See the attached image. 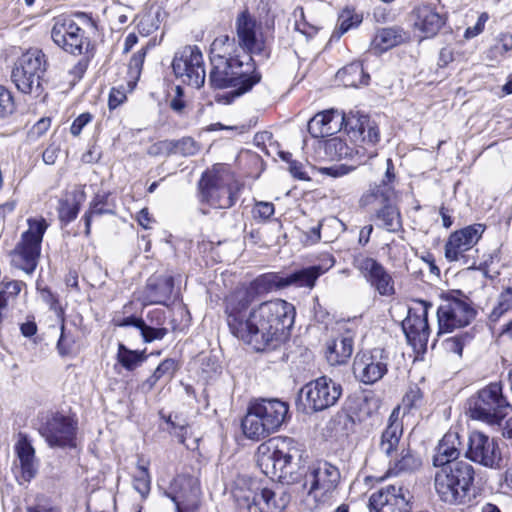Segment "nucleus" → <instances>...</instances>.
Returning <instances> with one entry per match:
<instances>
[{"instance_id": "1", "label": "nucleus", "mask_w": 512, "mask_h": 512, "mask_svg": "<svg viewBox=\"0 0 512 512\" xmlns=\"http://www.w3.org/2000/svg\"><path fill=\"white\" fill-rule=\"evenodd\" d=\"M286 276L266 273L253 280L248 287L235 290L226 298L225 313L230 332L255 351L275 348L295 319L294 306L282 299L266 301L248 311L258 296L286 288Z\"/></svg>"}, {"instance_id": "2", "label": "nucleus", "mask_w": 512, "mask_h": 512, "mask_svg": "<svg viewBox=\"0 0 512 512\" xmlns=\"http://www.w3.org/2000/svg\"><path fill=\"white\" fill-rule=\"evenodd\" d=\"M302 458V448L291 437H273L261 443L256 451L257 465L269 478L282 483L300 481L302 472L297 471ZM340 471L335 465L322 461L305 472L303 489L316 502H327L340 482Z\"/></svg>"}, {"instance_id": "3", "label": "nucleus", "mask_w": 512, "mask_h": 512, "mask_svg": "<svg viewBox=\"0 0 512 512\" xmlns=\"http://www.w3.org/2000/svg\"><path fill=\"white\" fill-rule=\"evenodd\" d=\"M460 437L456 432H448L440 440L433 456L434 487L440 500L450 505L469 503L474 496V467L458 460Z\"/></svg>"}, {"instance_id": "4", "label": "nucleus", "mask_w": 512, "mask_h": 512, "mask_svg": "<svg viewBox=\"0 0 512 512\" xmlns=\"http://www.w3.org/2000/svg\"><path fill=\"white\" fill-rule=\"evenodd\" d=\"M208 82L214 89L233 88L234 96H241L258 84L262 75L256 68L253 57L239 53L236 39L221 35L210 46Z\"/></svg>"}, {"instance_id": "5", "label": "nucleus", "mask_w": 512, "mask_h": 512, "mask_svg": "<svg viewBox=\"0 0 512 512\" xmlns=\"http://www.w3.org/2000/svg\"><path fill=\"white\" fill-rule=\"evenodd\" d=\"M242 188L243 184L222 166L205 171L198 182L200 201L219 209L232 207Z\"/></svg>"}, {"instance_id": "6", "label": "nucleus", "mask_w": 512, "mask_h": 512, "mask_svg": "<svg viewBox=\"0 0 512 512\" xmlns=\"http://www.w3.org/2000/svg\"><path fill=\"white\" fill-rule=\"evenodd\" d=\"M467 406L470 418L489 425H500L511 408L503 395L501 382H493L480 389L468 399Z\"/></svg>"}, {"instance_id": "7", "label": "nucleus", "mask_w": 512, "mask_h": 512, "mask_svg": "<svg viewBox=\"0 0 512 512\" xmlns=\"http://www.w3.org/2000/svg\"><path fill=\"white\" fill-rule=\"evenodd\" d=\"M28 230L23 232L20 241L11 252V264L26 274L31 275L37 265L41 253V243L48 228L44 218H29Z\"/></svg>"}, {"instance_id": "8", "label": "nucleus", "mask_w": 512, "mask_h": 512, "mask_svg": "<svg viewBox=\"0 0 512 512\" xmlns=\"http://www.w3.org/2000/svg\"><path fill=\"white\" fill-rule=\"evenodd\" d=\"M437 317L440 332H451L469 325L476 317V310L467 296L454 290L444 297L437 309Z\"/></svg>"}, {"instance_id": "9", "label": "nucleus", "mask_w": 512, "mask_h": 512, "mask_svg": "<svg viewBox=\"0 0 512 512\" xmlns=\"http://www.w3.org/2000/svg\"><path fill=\"white\" fill-rule=\"evenodd\" d=\"M172 68L175 76L188 86L199 89L205 83L204 58L196 45H187L179 49L174 55Z\"/></svg>"}, {"instance_id": "10", "label": "nucleus", "mask_w": 512, "mask_h": 512, "mask_svg": "<svg viewBox=\"0 0 512 512\" xmlns=\"http://www.w3.org/2000/svg\"><path fill=\"white\" fill-rule=\"evenodd\" d=\"M39 433L54 448L75 447L77 423L69 416L56 412L48 415L39 426Z\"/></svg>"}, {"instance_id": "11", "label": "nucleus", "mask_w": 512, "mask_h": 512, "mask_svg": "<svg viewBox=\"0 0 512 512\" xmlns=\"http://www.w3.org/2000/svg\"><path fill=\"white\" fill-rule=\"evenodd\" d=\"M388 365V352L383 348H374L356 355L353 362V373L361 383L372 385L387 374Z\"/></svg>"}, {"instance_id": "12", "label": "nucleus", "mask_w": 512, "mask_h": 512, "mask_svg": "<svg viewBox=\"0 0 512 512\" xmlns=\"http://www.w3.org/2000/svg\"><path fill=\"white\" fill-rule=\"evenodd\" d=\"M51 38L57 46L72 55H81L90 46L85 31L73 19L65 16L55 18Z\"/></svg>"}, {"instance_id": "13", "label": "nucleus", "mask_w": 512, "mask_h": 512, "mask_svg": "<svg viewBox=\"0 0 512 512\" xmlns=\"http://www.w3.org/2000/svg\"><path fill=\"white\" fill-rule=\"evenodd\" d=\"M301 393L305 395L307 406L313 412L334 406L342 395V386L329 377L322 376L306 384Z\"/></svg>"}, {"instance_id": "14", "label": "nucleus", "mask_w": 512, "mask_h": 512, "mask_svg": "<svg viewBox=\"0 0 512 512\" xmlns=\"http://www.w3.org/2000/svg\"><path fill=\"white\" fill-rule=\"evenodd\" d=\"M412 496L401 484L382 487L369 497L370 512H411Z\"/></svg>"}, {"instance_id": "15", "label": "nucleus", "mask_w": 512, "mask_h": 512, "mask_svg": "<svg viewBox=\"0 0 512 512\" xmlns=\"http://www.w3.org/2000/svg\"><path fill=\"white\" fill-rule=\"evenodd\" d=\"M466 457L486 468L499 469L502 463V453L496 439L488 435L474 431L468 440Z\"/></svg>"}, {"instance_id": "16", "label": "nucleus", "mask_w": 512, "mask_h": 512, "mask_svg": "<svg viewBox=\"0 0 512 512\" xmlns=\"http://www.w3.org/2000/svg\"><path fill=\"white\" fill-rule=\"evenodd\" d=\"M354 266L379 295L390 297L395 294L394 280L391 274L376 259L358 256L354 259Z\"/></svg>"}, {"instance_id": "17", "label": "nucleus", "mask_w": 512, "mask_h": 512, "mask_svg": "<svg viewBox=\"0 0 512 512\" xmlns=\"http://www.w3.org/2000/svg\"><path fill=\"white\" fill-rule=\"evenodd\" d=\"M484 231L485 226L476 223L453 232L445 244V258L449 262L464 260L466 263L465 253L477 244Z\"/></svg>"}, {"instance_id": "18", "label": "nucleus", "mask_w": 512, "mask_h": 512, "mask_svg": "<svg viewBox=\"0 0 512 512\" xmlns=\"http://www.w3.org/2000/svg\"><path fill=\"white\" fill-rule=\"evenodd\" d=\"M420 308H410L407 317L402 322L403 332L408 342L414 346L427 344L430 329L428 325V311L432 304L426 300L416 301Z\"/></svg>"}, {"instance_id": "19", "label": "nucleus", "mask_w": 512, "mask_h": 512, "mask_svg": "<svg viewBox=\"0 0 512 512\" xmlns=\"http://www.w3.org/2000/svg\"><path fill=\"white\" fill-rule=\"evenodd\" d=\"M14 450L18 459V464L15 463L14 466L16 479L21 485L29 483L38 473L39 461L35 455V448L26 434H18Z\"/></svg>"}, {"instance_id": "20", "label": "nucleus", "mask_w": 512, "mask_h": 512, "mask_svg": "<svg viewBox=\"0 0 512 512\" xmlns=\"http://www.w3.org/2000/svg\"><path fill=\"white\" fill-rule=\"evenodd\" d=\"M339 122L340 129L344 127L349 137L355 142L374 145L380 139L378 126L367 115L340 113Z\"/></svg>"}, {"instance_id": "21", "label": "nucleus", "mask_w": 512, "mask_h": 512, "mask_svg": "<svg viewBox=\"0 0 512 512\" xmlns=\"http://www.w3.org/2000/svg\"><path fill=\"white\" fill-rule=\"evenodd\" d=\"M256 22L247 11L241 12L236 20L237 42L239 53L262 54L264 42L257 38L255 31Z\"/></svg>"}, {"instance_id": "22", "label": "nucleus", "mask_w": 512, "mask_h": 512, "mask_svg": "<svg viewBox=\"0 0 512 512\" xmlns=\"http://www.w3.org/2000/svg\"><path fill=\"white\" fill-rule=\"evenodd\" d=\"M171 490V492H166V495L176 507L178 503L185 507V510H193L198 507L200 486L196 478L180 475L175 478Z\"/></svg>"}, {"instance_id": "23", "label": "nucleus", "mask_w": 512, "mask_h": 512, "mask_svg": "<svg viewBox=\"0 0 512 512\" xmlns=\"http://www.w3.org/2000/svg\"><path fill=\"white\" fill-rule=\"evenodd\" d=\"M174 289L172 276L152 275L148 278L145 287L139 292L138 299L143 305H166Z\"/></svg>"}, {"instance_id": "24", "label": "nucleus", "mask_w": 512, "mask_h": 512, "mask_svg": "<svg viewBox=\"0 0 512 512\" xmlns=\"http://www.w3.org/2000/svg\"><path fill=\"white\" fill-rule=\"evenodd\" d=\"M272 432H276L285 422L288 416L289 405L277 398H262L251 403Z\"/></svg>"}, {"instance_id": "25", "label": "nucleus", "mask_w": 512, "mask_h": 512, "mask_svg": "<svg viewBox=\"0 0 512 512\" xmlns=\"http://www.w3.org/2000/svg\"><path fill=\"white\" fill-rule=\"evenodd\" d=\"M413 18V26L421 33L422 38L435 36L445 23L443 15L430 5L415 8Z\"/></svg>"}, {"instance_id": "26", "label": "nucleus", "mask_w": 512, "mask_h": 512, "mask_svg": "<svg viewBox=\"0 0 512 512\" xmlns=\"http://www.w3.org/2000/svg\"><path fill=\"white\" fill-rule=\"evenodd\" d=\"M403 434V423L399 418V408H395L389 416L388 424L383 430L379 449L387 457L397 452Z\"/></svg>"}, {"instance_id": "27", "label": "nucleus", "mask_w": 512, "mask_h": 512, "mask_svg": "<svg viewBox=\"0 0 512 512\" xmlns=\"http://www.w3.org/2000/svg\"><path fill=\"white\" fill-rule=\"evenodd\" d=\"M340 112L337 110H326L317 113L308 122V132L314 138L331 136L340 129Z\"/></svg>"}, {"instance_id": "28", "label": "nucleus", "mask_w": 512, "mask_h": 512, "mask_svg": "<svg viewBox=\"0 0 512 512\" xmlns=\"http://www.w3.org/2000/svg\"><path fill=\"white\" fill-rule=\"evenodd\" d=\"M11 80L17 90L34 98L41 97L44 93L43 80L33 76L16 61L11 72Z\"/></svg>"}, {"instance_id": "29", "label": "nucleus", "mask_w": 512, "mask_h": 512, "mask_svg": "<svg viewBox=\"0 0 512 512\" xmlns=\"http://www.w3.org/2000/svg\"><path fill=\"white\" fill-rule=\"evenodd\" d=\"M354 350V339L350 334H343L327 343L326 358L330 365L345 364Z\"/></svg>"}, {"instance_id": "30", "label": "nucleus", "mask_w": 512, "mask_h": 512, "mask_svg": "<svg viewBox=\"0 0 512 512\" xmlns=\"http://www.w3.org/2000/svg\"><path fill=\"white\" fill-rule=\"evenodd\" d=\"M290 502V495L281 492L279 495L271 489L264 488L253 498V504L258 507L260 512H281Z\"/></svg>"}, {"instance_id": "31", "label": "nucleus", "mask_w": 512, "mask_h": 512, "mask_svg": "<svg viewBox=\"0 0 512 512\" xmlns=\"http://www.w3.org/2000/svg\"><path fill=\"white\" fill-rule=\"evenodd\" d=\"M383 206L376 210L373 220L378 228L388 232H398L402 229V219L399 209L381 198Z\"/></svg>"}, {"instance_id": "32", "label": "nucleus", "mask_w": 512, "mask_h": 512, "mask_svg": "<svg viewBox=\"0 0 512 512\" xmlns=\"http://www.w3.org/2000/svg\"><path fill=\"white\" fill-rule=\"evenodd\" d=\"M332 266L333 262L327 268L322 265H312L287 274L285 275L287 287L296 286L312 289L315 286L316 280Z\"/></svg>"}, {"instance_id": "33", "label": "nucleus", "mask_w": 512, "mask_h": 512, "mask_svg": "<svg viewBox=\"0 0 512 512\" xmlns=\"http://www.w3.org/2000/svg\"><path fill=\"white\" fill-rule=\"evenodd\" d=\"M409 39V35L401 27H387L377 31L372 44L380 52L387 51Z\"/></svg>"}, {"instance_id": "34", "label": "nucleus", "mask_w": 512, "mask_h": 512, "mask_svg": "<svg viewBox=\"0 0 512 512\" xmlns=\"http://www.w3.org/2000/svg\"><path fill=\"white\" fill-rule=\"evenodd\" d=\"M241 427L244 435L251 440H260L270 435L272 430L262 421L260 415L250 404L247 414L242 420Z\"/></svg>"}, {"instance_id": "35", "label": "nucleus", "mask_w": 512, "mask_h": 512, "mask_svg": "<svg viewBox=\"0 0 512 512\" xmlns=\"http://www.w3.org/2000/svg\"><path fill=\"white\" fill-rule=\"evenodd\" d=\"M109 198V193H98L90 203L89 210L83 216L86 237H89L91 234V224L94 216L115 213V204Z\"/></svg>"}, {"instance_id": "36", "label": "nucleus", "mask_w": 512, "mask_h": 512, "mask_svg": "<svg viewBox=\"0 0 512 512\" xmlns=\"http://www.w3.org/2000/svg\"><path fill=\"white\" fill-rule=\"evenodd\" d=\"M19 65L25 70L43 80L48 67L47 57L41 49L31 48L23 53L18 59Z\"/></svg>"}, {"instance_id": "37", "label": "nucleus", "mask_w": 512, "mask_h": 512, "mask_svg": "<svg viewBox=\"0 0 512 512\" xmlns=\"http://www.w3.org/2000/svg\"><path fill=\"white\" fill-rule=\"evenodd\" d=\"M337 78L345 87H359L368 84L369 74L364 72L363 65L360 62H353L337 72Z\"/></svg>"}, {"instance_id": "38", "label": "nucleus", "mask_w": 512, "mask_h": 512, "mask_svg": "<svg viewBox=\"0 0 512 512\" xmlns=\"http://www.w3.org/2000/svg\"><path fill=\"white\" fill-rule=\"evenodd\" d=\"M421 460L415 456L409 449H402L400 458L390 463L387 470V476H398L402 473H411L419 469Z\"/></svg>"}, {"instance_id": "39", "label": "nucleus", "mask_w": 512, "mask_h": 512, "mask_svg": "<svg viewBox=\"0 0 512 512\" xmlns=\"http://www.w3.org/2000/svg\"><path fill=\"white\" fill-rule=\"evenodd\" d=\"M116 359L123 368L133 371L146 361L147 355L145 351L131 350L123 343H119Z\"/></svg>"}, {"instance_id": "40", "label": "nucleus", "mask_w": 512, "mask_h": 512, "mask_svg": "<svg viewBox=\"0 0 512 512\" xmlns=\"http://www.w3.org/2000/svg\"><path fill=\"white\" fill-rule=\"evenodd\" d=\"M512 310V287H507L498 296L497 304L488 318L491 323H497L506 313Z\"/></svg>"}, {"instance_id": "41", "label": "nucleus", "mask_w": 512, "mask_h": 512, "mask_svg": "<svg viewBox=\"0 0 512 512\" xmlns=\"http://www.w3.org/2000/svg\"><path fill=\"white\" fill-rule=\"evenodd\" d=\"M362 22V16L352 10L345 9L338 18L337 29L333 32L332 39H340L350 29L357 27Z\"/></svg>"}, {"instance_id": "42", "label": "nucleus", "mask_w": 512, "mask_h": 512, "mask_svg": "<svg viewBox=\"0 0 512 512\" xmlns=\"http://www.w3.org/2000/svg\"><path fill=\"white\" fill-rule=\"evenodd\" d=\"M386 165L387 167L385 178L382 180V184L376 186L372 192L376 199L383 198L384 201H388L393 195V189L389 184L395 179L394 165L392 160L387 159Z\"/></svg>"}, {"instance_id": "43", "label": "nucleus", "mask_w": 512, "mask_h": 512, "mask_svg": "<svg viewBox=\"0 0 512 512\" xmlns=\"http://www.w3.org/2000/svg\"><path fill=\"white\" fill-rule=\"evenodd\" d=\"M172 155L190 157L196 155L200 145L192 137H183L179 140H171Z\"/></svg>"}, {"instance_id": "44", "label": "nucleus", "mask_w": 512, "mask_h": 512, "mask_svg": "<svg viewBox=\"0 0 512 512\" xmlns=\"http://www.w3.org/2000/svg\"><path fill=\"white\" fill-rule=\"evenodd\" d=\"M133 487L142 496L146 498L151 489V477L146 465L138 464L137 472L133 476Z\"/></svg>"}, {"instance_id": "45", "label": "nucleus", "mask_w": 512, "mask_h": 512, "mask_svg": "<svg viewBox=\"0 0 512 512\" xmlns=\"http://www.w3.org/2000/svg\"><path fill=\"white\" fill-rule=\"evenodd\" d=\"M472 339L473 334L471 332H463L445 339L443 346L446 352L461 356L464 346Z\"/></svg>"}, {"instance_id": "46", "label": "nucleus", "mask_w": 512, "mask_h": 512, "mask_svg": "<svg viewBox=\"0 0 512 512\" xmlns=\"http://www.w3.org/2000/svg\"><path fill=\"white\" fill-rule=\"evenodd\" d=\"M325 151L333 159H341L351 155V149L346 142L338 137L326 141Z\"/></svg>"}, {"instance_id": "47", "label": "nucleus", "mask_w": 512, "mask_h": 512, "mask_svg": "<svg viewBox=\"0 0 512 512\" xmlns=\"http://www.w3.org/2000/svg\"><path fill=\"white\" fill-rule=\"evenodd\" d=\"M15 111V102L10 90L0 85V118H5Z\"/></svg>"}, {"instance_id": "48", "label": "nucleus", "mask_w": 512, "mask_h": 512, "mask_svg": "<svg viewBox=\"0 0 512 512\" xmlns=\"http://www.w3.org/2000/svg\"><path fill=\"white\" fill-rule=\"evenodd\" d=\"M146 50L147 48H142L141 50L133 54L129 61L128 73L129 76L134 80H138L140 77L144 60L146 57Z\"/></svg>"}, {"instance_id": "49", "label": "nucleus", "mask_w": 512, "mask_h": 512, "mask_svg": "<svg viewBox=\"0 0 512 512\" xmlns=\"http://www.w3.org/2000/svg\"><path fill=\"white\" fill-rule=\"evenodd\" d=\"M177 369V362L174 359L167 358L157 366L154 373L160 380L169 381L173 378Z\"/></svg>"}, {"instance_id": "50", "label": "nucleus", "mask_w": 512, "mask_h": 512, "mask_svg": "<svg viewBox=\"0 0 512 512\" xmlns=\"http://www.w3.org/2000/svg\"><path fill=\"white\" fill-rule=\"evenodd\" d=\"M80 207L76 202L70 203L69 201H61L59 207V219L65 224L72 222L76 219Z\"/></svg>"}, {"instance_id": "51", "label": "nucleus", "mask_w": 512, "mask_h": 512, "mask_svg": "<svg viewBox=\"0 0 512 512\" xmlns=\"http://www.w3.org/2000/svg\"><path fill=\"white\" fill-rule=\"evenodd\" d=\"M140 332L144 342L150 343L154 340L163 339L168 333V330L164 327H152L143 321Z\"/></svg>"}, {"instance_id": "52", "label": "nucleus", "mask_w": 512, "mask_h": 512, "mask_svg": "<svg viewBox=\"0 0 512 512\" xmlns=\"http://www.w3.org/2000/svg\"><path fill=\"white\" fill-rule=\"evenodd\" d=\"M422 392L416 385L411 386L403 397V404L409 409L417 407L422 401Z\"/></svg>"}, {"instance_id": "53", "label": "nucleus", "mask_w": 512, "mask_h": 512, "mask_svg": "<svg viewBox=\"0 0 512 512\" xmlns=\"http://www.w3.org/2000/svg\"><path fill=\"white\" fill-rule=\"evenodd\" d=\"M488 19H489L488 13L482 12L478 17L476 24L472 27H468L465 30L464 37L466 39H472V38L478 36L479 34H481L484 30L485 24L488 21Z\"/></svg>"}, {"instance_id": "54", "label": "nucleus", "mask_w": 512, "mask_h": 512, "mask_svg": "<svg viewBox=\"0 0 512 512\" xmlns=\"http://www.w3.org/2000/svg\"><path fill=\"white\" fill-rule=\"evenodd\" d=\"M294 16L297 18V17H300V20L296 19L295 21V29L300 31L301 33H303L304 35H307V36H312L313 33H315V28L313 26H309L306 22H305V15H304V10L302 7H297L294 11Z\"/></svg>"}, {"instance_id": "55", "label": "nucleus", "mask_w": 512, "mask_h": 512, "mask_svg": "<svg viewBox=\"0 0 512 512\" xmlns=\"http://www.w3.org/2000/svg\"><path fill=\"white\" fill-rule=\"evenodd\" d=\"M93 120V115L89 112L80 114L71 124L70 133L77 137L81 134L83 128Z\"/></svg>"}, {"instance_id": "56", "label": "nucleus", "mask_w": 512, "mask_h": 512, "mask_svg": "<svg viewBox=\"0 0 512 512\" xmlns=\"http://www.w3.org/2000/svg\"><path fill=\"white\" fill-rule=\"evenodd\" d=\"M74 340L65 333L64 323L61 325V334L57 342V350L61 356L70 354Z\"/></svg>"}, {"instance_id": "57", "label": "nucleus", "mask_w": 512, "mask_h": 512, "mask_svg": "<svg viewBox=\"0 0 512 512\" xmlns=\"http://www.w3.org/2000/svg\"><path fill=\"white\" fill-rule=\"evenodd\" d=\"M253 213L255 218L269 219L274 214V205L271 202H258Z\"/></svg>"}, {"instance_id": "58", "label": "nucleus", "mask_w": 512, "mask_h": 512, "mask_svg": "<svg viewBox=\"0 0 512 512\" xmlns=\"http://www.w3.org/2000/svg\"><path fill=\"white\" fill-rule=\"evenodd\" d=\"M149 153L151 155H172L171 140H163L153 144L149 149Z\"/></svg>"}, {"instance_id": "59", "label": "nucleus", "mask_w": 512, "mask_h": 512, "mask_svg": "<svg viewBox=\"0 0 512 512\" xmlns=\"http://www.w3.org/2000/svg\"><path fill=\"white\" fill-rule=\"evenodd\" d=\"M23 286H25V284L22 281H11L5 284L2 292L10 299H14L21 292Z\"/></svg>"}, {"instance_id": "60", "label": "nucleus", "mask_w": 512, "mask_h": 512, "mask_svg": "<svg viewBox=\"0 0 512 512\" xmlns=\"http://www.w3.org/2000/svg\"><path fill=\"white\" fill-rule=\"evenodd\" d=\"M126 100V95L119 89L112 88L109 94L108 105L110 109L117 108Z\"/></svg>"}, {"instance_id": "61", "label": "nucleus", "mask_w": 512, "mask_h": 512, "mask_svg": "<svg viewBox=\"0 0 512 512\" xmlns=\"http://www.w3.org/2000/svg\"><path fill=\"white\" fill-rule=\"evenodd\" d=\"M495 49L500 53H506L512 49V35L509 33L500 34Z\"/></svg>"}, {"instance_id": "62", "label": "nucleus", "mask_w": 512, "mask_h": 512, "mask_svg": "<svg viewBox=\"0 0 512 512\" xmlns=\"http://www.w3.org/2000/svg\"><path fill=\"white\" fill-rule=\"evenodd\" d=\"M59 152H60V149L57 145H55V144L49 145L44 150V152L42 154L43 161L48 165L54 164L58 157Z\"/></svg>"}, {"instance_id": "63", "label": "nucleus", "mask_w": 512, "mask_h": 512, "mask_svg": "<svg viewBox=\"0 0 512 512\" xmlns=\"http://www.w3.org/2000/svg\"><path fill=\"white\" fill-rule=\"evenodd\" d=\"M143 319L135 316L124 317L121 320L114 319V323L119 327H128L134 326L140 330L141 325H143Z\"/></svg>"}, {"instance_id": "64", "label": "nucleus", "mask_w": 512, "mask_h": 512, "mask_svg": "<svg viewBox=\"0 0 512 512\" xmlns=\"http://www.w3.org/2000/svg\"><path fill=\"white\" fill-rule=\"evenodd\" d=\"M26 512H61L59 508L51 504L37 503L26 508Z\"/></svg>"}]
</instances>
